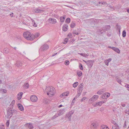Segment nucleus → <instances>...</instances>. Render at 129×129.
Returning a JSON list of instances; mask_svg holds the SVG:
<instances>
[{
	"label": "nucleus",
	"instance_id": "obj_39",
	"mask_svg": "<svg viewBox=\"0 0 129 129\" xmlns=\"http://www.w3.org/2000/svg\"><path fill=\"white\" fill-rule=\"evenodd\" d=\"M69 62L68 60H66L65 62V64L66 65H68L69 64Z\"/></svg>",
	"mask_w": 129,
	"mask_h": 129
},
{
	"label": "nucleus",
	"instance_id": "obj_14",
	"mask_svg": "<svg viewBox=\"0 0 129 129\" xmlns=\"http://www.w3.org/2000/svg\"><path fill=\"white\" fill-rule=\"evenodd\" d=\"M17 106L18 109L21 111H23L24 110V108L23 106L20 103H19L17 105Z\"/></svg>",
	"mask_w": 129,
	"mask_h": 129
},
{
	"label": "nucleus",
	"instance_id": "obj_30",
	"mask_svg": "<svg viewBox=\"0 0 129 129\" xmlns=\"http://www.w3.org/2000/svg\"><path fill=\"white\" fill-rule=\"evenodd\" d=\"M75 25H76V24H75V23L74 22H72L70 26H71V28H73L74 27H75Z\"/></svg>",
	"mask_w": 129,
	"mask_h": 129
},
{
	"label": "nucleus",
	"instance_id": "obj_3",
	"mask_svg": "<svg viewBox=\"0 0 129 129\" xmlns=\"http://www.w3.org/2000/svg\"><path fill=\"white\" fill-rule=\"evenodd\" d=\"M74 112V111L73 110H72L69 111L66 114V118H67V119L70 121L71 120V116L72 115Z\"/></svg>",
	"mask_w": 129,
	"mask_h": 129
},
{
	"label": "nucleus",
	"instance_id": "obj_29",
	"mask_svg": "<svg viewBox=\"0 0 129 129\" xmlns=\"http://www.w3.org/2000/svg\"><path fill=\"white\" fill-rule=\"evenodd\" d=\"M0 91L4 93H6L7 92L6 90L2 89H0Z\"/></svg>",
	"mask_w": 129,
	"mask_h": 129
},
{
	"label": "nucleus",
	"instance_id": "obj_52",
	"mask_svg": "<svg viewBox=\"0 0 129 129\" xmlns=\"http://www.w3.org/2000/svg\"><path fill=\"white\" fill-rule=\"evenodd\" d=\"M106 60L108 62H109L112 59L111 58H109Z\"/></svg>",
	"mask_w": 129,
	"mask_h": 129
},
{
	"label": "nucleus",
	"instance_id": "obj_16",
	"mask_svg": "<svg viewBox=\"0 0 129 129\" xmlns=\"http://www.w3.org/2000/svg\"><path fill=\"white\" fill-rule=\"evenodd\" d=\"M68 25L67 24H64V25L63 26V27L62 28V30L63 31H66L68 29Z\"/></svg>",
	"mask_w": 129,
	"mask_h": 129
},
{
	"label": "nucleus",
	"instance_id": "obj_35",
	"mask_svg": "<svg viewBox=\"0 0 129 129\" xmlns=\"http://www.w3.org/2000/svg\"><path fill=\"white\" fill-rule=\"evenodd\" d=\"M106 93L104 94L103 95L101 96V98L103 99H106Z\"/></svg>",
	"mask_w": 129,
	"mask_h": 129
},
{
	"label": "nucleus",
	"instance_id": "obj_23",
	"mask_svg": "<svg viewBox=\"0 0 129 129\" xmlns=\"http://www.w3.org/2000/svg\"><path fill=\"white\" fill-rule=\"evenodd\" d=\"M39 33H36L35 35L33 34L32 36H33L34 37V38L33 39V40L35 38H37L39 36Z\"/></svg>",
	"mask_w": 129,
	"mask_h": 129
},
{
	"label": "nucleus",
	"instance_id": "obj_55",
	"mask_svg": "<svg viewBox=\"0 0 129 129\" xmlns=\"http://www.w3.org/2000/svg\"><path fill=\"white\" fill-rule=\"evenodd\" d=\"M12 112H13V113H17V111L15 110H12Z\"/></svg>",
	"mask_w": 129,
	"mask_h": 129
},
{
	"label": "nucleus",
	"instance_id": "obj_58",
	"mask_svg": "<svg viewBox=\"0 0 129 129\" xmlns=\"http://www.w3.org/2000/svg\"><path fill=\"white\" fill-rule=\"evenodd\" d=\"M83 61L86 64H87V63H88V60L86 61V60H83Z\"/></svg>",
	"mask_w": 129,
	"mask_h": 129
},
{
	"label": "nucleus",
	"instance_id": "obj_43",
	"mask_svg": "<svg viewBox=\"0 0 129 129\" xmlns=\"http://www.w3.org/2000/svg\"><path fill=\"white\" fill-rule=\"evenodd\" d=\"M81 93H79V92H78V94L76 96V97L77 98L79 97L80 95L81 94Z\"/></svg>",
	"mask_w": 129,
	"mask_h": 129
},
{
	"label": "nucleus",
	"instance_id": "obj_26",
	"mask_svg": "<svg viewBox=\"0 0 129 129\" xmlns=\"http://www.w3.org/2000/svg\"><path fill=\"white\" fill-rule=\"evenodd\" d=\"M29 85L28 83H25L24 85V87L25 89H27L29 87Z\"/></svg>",
	"mask_w": 129,
	"mask_h": 129
},
{
	"label": "nucleus",
	"instance_id": "obj_12",
	"mask_svg": "<svg viewBox=\"0 0 129 129\" xmlns=\"http://www.w3.org/2000/svg\"><path fill=\"white\" fill-rule=\"evenodd\" d=\"M48 20L50 23L52 24H55L57 22L56 19L54 18H50Z\"/></svg>",
	"mask_w": 129,
	"mask_h": 129
},
{
	"label": "nucleus",
	"instance_id": "obj_31",
	"mask_svg": "<svg viewBox=\"0 0 129 129\" xmlns=\"http://www.w3.org/2000/svg\"><path fill=\"white\" fill-rule=\"evenodd\" d=\"M116 28L118 30V32H120L121 29L120 26L119 25H117Z\"/></svg>",
	"mask_w": 129,
	"mask_h": 129
},
{
	"label": "nucleus",
	"instance_id": "obj_17",
	"mask_svg": "<svg viewBox=\"0 0 129 129\" xmlns=\"http://www.w3.org/2000/svg\"><path fill=\"white\" fill-rule=\"evenodd\" d=\"M22 62L20 61H17L16 63L15 64L16 66L18 67L21 66H22Z\"/></svg>",
	"mask_w": 129,
	"mask_h": 129
},
{
	"label": "nucleus",
	"instance_id": "obj_18",
	"mask_svg": "<svg viewBox=\"0 0 129 129\" xmlns=\"http://www.w3.org/2000/svg\"><path fill=\"white\" fill-rule=\"evenodd\" d=\"M112 49L115 51V52H117L118 53H120V51L119 50V49L116 48H115V47H113Z\"/></svg>",
	"mask_w": 129,
	"mask_h": 129
},
{
	"label": "nucleus",
	"instance_id": "obj_4",
	"mask_svg": "<svg viewBox=\"0 0 129 129\" xmlns=\"http://www.w3.org/2000/svg\"><path fill=\"white\" fill-rule=\"evenodd\" d=\"M7 116L8 118L11 117L13 115L12 109L11 108L8 109L7 110Z\"/></svg>",
	"mask_w": 129,
	"mask_h": 129
},
{
	"label": "nucleus",
	"instance_id": "obj_1",
	"mask_svg": "<svg viewBox=\"0 0 129 129\" xmlns=\"http://www.w3.org/2000/svg\"><path fill=\"white\" fill-rule=\"evenodd\" d=\"M45 90L47 94L50 97L52 96L55 92V88L52 86L47 87Z\"/></svg>",
	"mask_w": 129,
	"mask_h": 129
},
{
	"label": "nucleus",
	"instance_id": "obj_41",
	"mask_svg": "<svg viewBox=\"0 0 129 129\" xmlns=\"http://www.w3.org/2000/svg\"><path fill=\"white\" fill-rule=\"evenodd\" d=\"M86 97H84L81 99V102L84 101V100L86 99Z\"/></svg>",
	"mask_w": 129,
	"mask_h": 129
},
{
	"label": "nucleus",
	"instance_id": "obj_11",
	"mask_svg": "<svg viewBox=\"0 0 129 129\" xmlns=\"http://www.w3.org/2000/svg\"><path fill=\"white\" fill-rule=\"evenodd\" d=\"M66 109V108H64L60 110L57 112L58 113V115L59 116H60L63 115L65 112Z\"/></svg>",
	"mask_w": 129,
	"mask_h": 129
},
{
	"label": "nucleus",
	"instance_id": "obj_54",
	"mask_svg": "<svg viewBox=\"0 0 129 129\" xmlns=\"http://www.w3.org/2000/svg\"><path fill=\"white\" fill-rule=\"evenodd\" d=\"M33 26L34 27H37V25L36 23L35 22L34 23H33Z\"/></svg>",
	"mask_w": 129,
	"mask_h": 129
},
{
	"label": "nucleus",
	"instance_id": "obj_56",
	"mask_svg": "<svg viewBox=\"0 0 129 129\" xmlns=\"http://www.w3.org/2000/svg\"><path fill=\"white\" fill-rule=\"evenodd\" d=\"M112 129H117V128L115 126H112Z\"/></svg>",
	"mask_w": 129,
	"mask_h": 129
},
{
	"label": "nucleus",
	"instance_id": "obj_10",
	"mask_svg": "<svg viewBox=\"0 0 129 129\" xmlns=\"http://www.w3.org/2000/svg\"><path fill=\"white\" fill-rule=\"evenodd\" d=\"M98 125V123L96 122L91 123L90 127L91 128H96Z\"/></svg>",
	"mask_w": 129,
	"mask_h": 129
},
{
	"label": "nucleus",
	"instance_id": "obj_15",
	"mask_svg": "<svg viewBox=\"0 0 129 129\" xmlns=\"http://www.w3.org/2000/svg\"><path fill=\"white\" fill-rule=\"evenodd\" d=\"M26 126L29 129H33L34 127L31 123L27 124H26Z\"/></svg>",
	"mask_w": 129,
	"mask_h": 129
},
{
	"label": "nucleus",
	"instance_id": "obj_5",
	"mask_svg": "<svg viewBox=\"0 0 129 129\" xmlns=\"http://www.w3.org/2000/svg\"><path fill=\"white\" fill-rule=\"evenodd\" d=\"M110 28V26L109 25H107L105 26V27H103V30H101V29L99 30V31L101 32V34L105 33L106 31L107 30Z\"/></svg>",
	"mask_w": 129,
	"mask_h": 129
},
{
	"label": "nucleus",
	"instance_id": "obj_64",
	"mask_svg": "<svg viewBox=\"0 0 129 129\" xmlns=\"http://www.w3.org/2000/svg\"><path fill=\"white\" fill-rule=\"evenodd\" d=\"M63 94H62H62H61L60 95V96L61 97V98H62L63 97Z\"/></svg>",
	"mask_w": 129,
	"mask_h": 129
},
{
	"label": "nucleus",
	"instance_id": "obj_48",
	"mask_svg": "<svg viewBox=\"0 0 129 129\" xmlns=\"http://www.w3.org/2000/svg\"><path fill=\"white\" fill-rule=\"evenodd\" d=\"M123 127L124 128H125L126 127V123L125 121L124 122Z\"/></svg>",
	"mask_w": 129,
	"mask_h": 129
},
{
	"label": "nucleus",
	"instance_id": "obj_2",
	"mask_svg": "<svg viewBox=\"0 0 129 129\" xmlns=\"http://www.w3.org/2000/svg\"><path fill=\"white\" fill-rule=\"evenodd\" d=\"M33 34H31L28 31L24 32L23 34V36L24 38L28 40L33 41L34 37L32 36Z\"/></svg>",
	"mask_w": 129,
	"mask_h": 129
},
{
	"label": "nucleus",
	"instance_id": "obj_13",
	"mask_svg": "<svg viewBox=\"0 0 129 129\" xmlns=\"http://www.w3.org/2000/svg\"><path fill=\"white\" fill-rule=\"evenodd\" d=\"M94 62V61L92 60H88V62L87 64L88 67L89 68H91L93 65Z\"/></svg>",
	"mask_w": 129,
	"mask_h": 129
},
{
	"label": "nucleus",
	"instance_id": "obj_62",
	"mask_svg": "<svg viewBox=\"0 0 129 129\" xmlns=\"http://www.w3.org/2000/svg\"><path fill=\"white\" fill-rule=\"evenodd\" d=\"M68 35L69 36H70V37H71L72 36L71 34H69Z\"/></svg>",
	"mask_w": 129,
	"mask_h": 129
},
{
	"label": "nucleus",
	"instance_id": "obj_33",
	"mask_svg": "<svg viewBox=\"0 0 129 129\" xmlns=\"http://www.w3.org/2000/svg\"><path fill=\"white\" fill-rule=\"evenodd\" d=\"M78 84V82H76L73 84V87L75 88L77 87Z\"/></svg>",
	"mask_w": 129,
	"mask_h": 129
},
{
	"label": "nucleus",
	"instance_id": "obj_61",
	"mask_svg": "<svg viewBox=\"0 0 129 129\" xmlns=\"http://www.w3.org/2000/svg\"><path fill=\"white\" fill-rule=\"evenodd\" d=\"M31 20L32 22V24H33V23H34L35 22L34 20H33L32 19H31Z\"/></svg>",
	"mask_w": 129,
	"mask_h": 129
},
{
	"label": "nucleus",
	"instance_id": "obj_25",
	"mask_svg": "<svg viewBox=\"0 0 129 129\" xmlns=\"http://www.w3.org/2000/svg\"><path fill=\"white\" fill-rule=\"evenodd\" d=\"M103 93V89H102L101 90H99V91H98L96 93L97 94L99 95H101Z\"/></svg>",
	"mask_w": 129,
	"mask_h": 129
},
{
	"label": "nucleus",
	"instance_id": "obj_45",
	"mask_svg": "<svg viewBox=\"0 0 129 129\" xmlns=\"http://www.w3.org/2000/svg\"><path fill=\"white\" fill-rule=\"evenodd\" d=\"M105 63V64L107 65V66H108L109 65V63L106 60L105 61H104Z\"/></svg>",
	"mask_w": 129,
	"mask_h": 129
},
{
	"label": "nucleus",
	"instance_id": "obj_40",
	"mask_svg": "<svg viewBox=\"0 0 129 129\" xmlns=\"http://www.w3.org/2000/svg\"><path fill=\"white\" fill-rule=\"evenodd\" d=\"M62 94H63L64 96H67L69 94V93L67 92H64L62 93Z\"/></svg>",
	"mask_w": 129,
	"mask_h": 129
},
{
	"label": "nucleus",
	"instance_id": "obj_46",
	"mask_svg": "<svg viewBox=\"0 0 129 129\" xmlns=\"http://www.w3.org/2000/svg\"><path fill=\"white\" fill-rule=\"evenodd\" d=\"M9 124V121H8L6 123V125L7 126H8Z\"/></svg>",
	"mask_w": 129,
	"mask_h": 129
},
{
	"label": "nucleus",
	"instance_id": "obj_20",
	"mask_svg": "<svg viewBox=\"0 0 129 129\" xmlns=\"http://www.w3.org/2000/svg\"><path fill=\"white\" fill-rule=\"evenodd\" d=\"M23 94V93L22 92H20L18 94V96H20L19 97H18V100H20L22 98Z\"/></svg>",
	"mask_w": 129,
	"mask_h": 129
},
{
	"label": "nucleus",
	"instance_id": "obj_32",
	"mask_svg": "<svg viewBox=\"0 0 129 129\" xmlns=\"http://www.w3.org/2000/svg\"><path fill=\"white\" fill-rule=\"evenodd\" d=\"M58 116H59L58 115V113H57L52 118V119H54L57 117Z\"/></svg>",
	"mask_w": 129,
	"mask_h": 129
},
{
	"label": "nucleus",
	"instance_id": "obj_47",
	"mask_svg": "<svg viewBox=\"0 0 129 129\" xmlns=\"http://www.w3.org/2000/svg\"><path fill=\"white\" fill-rule=\"evenodd\" d=\"M68 40V39L67 38L65 39L64 40V41L63 43L64 44H66Z\"/></svg>",
	"mask_w": 129,
	"mask_h": 129
},
{
	"label": "nucleus",
	"instance_id": "obj_57",
	"mask_svg": "<svg viewBox=\"0 0 129 129\" xmlns=\"http://www.w3.org/2000/svg\"><path fill=\"white\" fill-rule=\"evenodd\" d=\"M121 106H122L123 107H124L125 106V104H124L122 103L121 104Z\"/></svg>",
	"mask_w": 129,
	"mask_h": 129
},
{
	"label": "nucleus",
	"instance_id": "obj_34",
	"mask_svg": "<svg viewBox=\"0 0 129 129\" xmlns=\"http://www.w3.org/2000/svg\"><path fill=\"white\" fill-rule=\"evenodd\" d=\"M73 34H75L76 35H78L79 34V33L78 32V31L76 30H74L73 32Z\"/></svg>",
	"mask_w": 129,
	"mask_h": 129
},
{
	"label": "nucleus",
	"instance_id": "obj_27",
	"mask_svg": "<svg viewBox=\"0 0 129 129\" xmlns=\"http://www.w3.org/2000/svg\"><path fill=\"white\" fill-rule=\"evenodd\" d=\"M71 21V19L69 18H67L65 22L68 23H69Z\"/></svg>",
	"mask_w": 129,
	"mask_h": 129
},
{
	"label": "nucleus",
	"instance_id": "obj_37",
	"mask_svg": "<svg viewBox=\"0 0 129 129\" xmlns=\"http://www.w3.org/2000/svg\"><path fill=\"white\" fill-rule=\"evenodd\" d=\"M79 68L81 70H83V68L82 65L81 63H80L79 64Z\"/></svg>",
	"mask_w": 129,
	"mask_h": 129
},
{
	"label": "nucleus",
	"instance_id": "obj_7",
	"mask_svg": "<svg viewBox=\"0 0 129 129\" xmlns=\"http://www.w3.org/2000/svg\"><path fill=\"white\" fill-rule=\"evenodd\" d=\"M99 96L97 95H94L92 98L90 99L89 100L92 102H94L98 98Z\"/></svg>",
	"mask_w": 129,
	"mask_h": 129
},
{
	"label": "nucleus",
	"instance_id": "obj_21",
	"mask_svg": "<svg viewBox=\"0 0 129 129\" xmlns=\"http://www.w3.org/2000/svg\"><path fill=\"white\" fill-rule=\"evenodd\" d=\"M101 127V129H109L107 126L104 125H102Z\"/></svg>",
	"mask_w": 129,
	"mask_h": 129
},
{
	"label": "nucleus",
	"instance_id": "obj_63",
	"mask_svg": "<svg viewBox=\"0 0 129 129\" xmlns=\"http://www.w3.org/2000/svg\"><path fill=\"white\" fill-rule=\"evenodd\" d=\"M115 126H116V128L119 126L117 124V123H116V124H115Z\"/></svg>",
	"mask_w": 129,
	"mask_h": 129
},
{
	"label": "nucleus",
	"instance_id": "obj_38",
	"mask_svg": "<svg viewBox=\"0 0 129 129\" xmlns=\"http://www.w3.org/2000/svg\"><path fill=\"white\" fill-rule=\"evenodd\" d=\"M126 32L125 30L123 31L122 32V36L123 37H124L126 36Z\"/></svg>",
	"mask_w": 129,
	"mask_h": 129
},
{
	"label": "nucleus",
	"instance_id": "obj_59",
	"mask_svg": "<svg viewBox=\"0 0 129 129\" xmlns=\"http://www.w3.org/2000/svg\"><path fill=\"white\" fill-rule=\"evenodd\" d=\"M126 112L128 113V114L129 115V109L128 110V111L127 110L126 111Z\"/></svg>",
	"mask_w": 129,
	"mask_h": 129
},
{
	"label": "nucleus",
	"instance_id": "obj_24",
	"mask_svg": "<svg viewBox=\"0 0 129 129\" xmlns=\"http://www.w3.org/2000/svg\"><path fill=\"white\" fill-rule=\"evenodd\" d=\"M65 18L64 16L60 17V21L62 22H64Z\"/></svg>",
	"mask_w": 129,
	"mask_h": 129
},
{
	"label": "nucleus",
	"instance_id": "obj_8",
	"mask_svg": "<svg viewBox=\"0 0 129 129\" xmlns=\"http://www.w3.org/2000/svg\"><path fill=\"white\" fill-rule=\"evenodd\" d=\"M106 102V101H100L96 103L95 104L93 105V106L94 107H96L97 106H101L102 104L105 103Z\"/></svg>",
	"mask_w": 129,
	"mask_h": 129
},
{
	"label": "nucleus",
	"instance_id": "obj_28",
	"mask_svg": "<svg viewBox=\"0 0 129 129\" xmlns=\"http://www.w3.org/2000/svg\"><path fill=\"white\" fill-rule=\"evenodd\" d=\"M77 74L78 76L80 77L82 75V72L81 71L77 72Z\"/></svg>",
	"mask_w": 129,
	"mask_h": 129
},
{
	"label": "nucleus",
	"instance_id": "obj_53",
	"mask_svg": "<svg viewBox=\"0 0 129 129\" xmlns=\"http://www.w3.org/2000/svg\"><path fill=\"white\" fill-rule=\"evenodd\" d=\"M5 127L4 126H0V129H4Z\"/></svg>",
	"mask_w": 129,
	"mask_h": 129
},
{
	"label": "nucleus",
	"instance_id": "obj_22",
	"mask_svg": "<svg viewBox=\"0 0 129 129\" xmlns=\"http://www.w3.org/2000/svg\"><path fill=\"white\" fill-rule=\"evenodd\" d=\"M35 11L36 13H41L43 12V11L39 9H35Z\"/></svg>",
	"mask_w": 129,
	"mask_h": 129
},
{
	"label": "nucleus",
	"instance_id": "obj_19",
	"mask_svg": "<svg viewBox=\"0 0 129 129\" xmlns=\"http://www.w3.org/2000/svg\"><path fill=\"white\" fill-rule=\"evenodd\" d=\"M3 52L7 54L9 51V49L7 48H5L4 49Z\"/></svg>",
	"mask_w": 129,
	"mask_h": 129
},
{
	"label": "nucleus",
	"instance_id": "obj_36",
	"mask_svg": "<svg viewBox=\"0 0 129 129\" xmlns=\"http://www.w3.org/2000/svg\"><path fill=\"white\" fill-rule=\"evenodd\" d=\"M83 88H78V92H79V93H81L82 92V90H83Z\"/></svg>",
	"mask_w": 129,
	"mask_h": 129
},
{
	"label": "nucleus",
	"instance_id": "obj_9",
	"mask_svg": "<svg viewBox=\"0 0 129 129\" xmlns=\"http://www.w3.org/2000/svg\"><path fill=\"white\" fill-rule=\"evenodd\" d=\"M30 100L32 102H36L38 100L37 97L35 95H32L30 96Z\"/></svg>",
	"mask_w": 129,
	"mask_h": 129
},
{
	"label": "nucleus",
	"instance_id": "obj_50",
	"mask_svg": "<svg viewBox=\"0 0 129 129\" xmlns=\"http://www.w3.org/2000/svg\"><path fill=\"white\" fill-rule=\"evenodd\" d=\"M112 123L114 125L116 124V122L114 120H112L111 121Z\"/></svg>",
	"mask_w": 129,
	"mask_h": 129
},
{
	"label": "nucleus",
	"instance_id": "obj_42",
	"mask_svg": "<svg viewBox=\"0 0 129 129\" xmlns=\"http://www.w3.org/2000/svg\"><path fill=\"white\" fill-rule=\"evenodd\" d=\"M83 83H81L79 86V88H83Z\"/></svg>",
	"mask_w": 129,
	"mask_h": 129
},
{
	"label": "nucleus",
	"instance_id": "obj_60",
	"mask_svg": "<svg viewBox=\"0 0 129 129\" xmlns=\"http://www.w3.org/2000/svg\"><path fill=\"white\" fill-rule=\"evenodd\" d=\"M57 54V53H54L52 55V56H55V55H56Z\"/></svg>",
	"mask_w": 129,
	"mask_h": 129
},
{
	"label": "nucleus",
	"instance_id": "obj_49",
	"mask_svg": "<svg viewBox=\"0 0 129 129\" xmlns=\"http://www.w3.org/2000/svg\"><path fill=\"white\" fill-rule=\"evenodd\" d=\"M117 81L119 83L121 84V80L118 79L117 80Z\"/></svg>",
	"mask_w": 129,
	"mask_h": 129
},
{
	"label": "nucleus",
	"instance_id": "obj_6",
	"mask_svg": "<svg viewBox=\"0 0 129 129\" xmlns=\"http://www.w3.org/2000/svg\"><path fill=\"white\" fill-rule=\"evenodd\" d=\"M49 48L48 45L46 44H45L41 46L40 49V51H41L47 50Z\"/></svg>",
	"mask_w": 129,
	"mask_h": 129
},
{
	"label": "nucleus",
	"instance_id": "obj_51",
	"mask_svg": "<svg viewBox=\"0 0 129 129\" xmlns=\"http://www.w3.org/2000/svg\"><path fill=\"white\" fill-rule=\"evenodd\" d=\"M125 87L126 88H129V85L128 84H126L125 85Z\"/></svg>",
	"mask_w": 129,
	"mask_h": 129
},
{
	"label": "nucleus",
	"instance_id": "obj_44",
	"mask_svg": "<svg viewBox=\"0 0 129 129\" xmlns=\"http://www.w3.org/2000/svg\"><path fill=\"white\" fill-rule=\"evenodd\" d=\"M106 96L107 98L109 97L110 96V94L109 93L107 92L106 93Z\"/></svg>",
	"mask_w": 129,
	"mask_h": 129
}]
</instances>
